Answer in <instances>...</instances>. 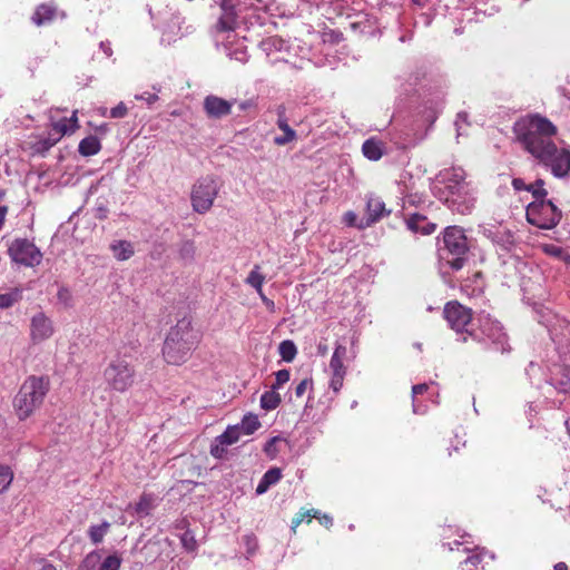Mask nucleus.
<instances>
[{
  "instance_id": "nucleus-1",
  "label": "nucleus",
  "mask_w": 570,
  "mask_h": 570,
  "mask_svg": "<svg viewBox=\"0 0 570 570\" xmlns=\"http://www.w3.org/2000/svg\"><path fill=\"white\" fill-rule=\"evenodd\" d=\"M222 14L218 19L219 39H228L235 31H247L256 26L262 27L267 20L264 7L252 0H222Z\"/></svg>"
},
{
  "instance_id": "nucleus-2",
  "label": "nucleus",
  "mask_w": 570,
  "mask_h": 570,
  "mask_svg": "<svg viewBox=\"0 0 570 570\" xmlns=\"http://www.w3.org/2000/svg\"><path fill=\"white\" fill-rule=\"evenodd\" d=\"M517 141L535 158L557 136V127L539 114H528L520 117L513 125Z\"/></svg>"
},
{
  "instance_id": "nucleus-3",
  "label": "nucleus",
  "mask_w": 570,
  "mask_h": 570,
  "mask_svg": "<svg viewBox=\"0 0 570 570\" xmlns=\"http://www.w3.org/2000/svg\"><path fill=\"white\" fill-rule=\"evenodd\" d=\"M202 340L199 330L193 326L190 316H184L170 327L163 346V355L167 363L180 365L185 363Z\"/></svg>"
},
{
  "instance_id": "nucleus-4",
  "label": "nucleus",
  "mask_w": 570,
  "mask_h": 570,
  "mask_svg": "<svg viewBox=\"0 0 570 570\" xmlns=\"http://www.w3.org/2000/svg\"><path fill=\"white\" fill-rule=\"evenodd\" d=\"M49 389L50 382L46 376L31 375L24 380L13 399V409L19 420L28 419L42 405Z\"/></svg>"
},
{
  "instance_id": "nucleus-5",
  "label": "nucleus",
  "mask_w": 570,
  "mask_h": 570,
  "mask_svg": "<svg viewBox=\"0 0 570 570\" xmlns=\"http://www.w3.org/2000/svg\"><path fill=\"white\" fill-rule=\"evenodd\" d=\"M469 250L468 238L464 230L458 226H449L444 229L442 245L439 246L441 261L452 269L459 271L466 261Z\"/></svg>"
},
{
  "instance_id": "nucleus-6",
  "label": "nucleus",
  "mask_w": 570,
  "mask_h": 570,
  "mask_svg": "<svg viewBox=\"0 0 570 570\" xmlns=\"http://www.w3.org/2000/svg\"><path fill=\"white\" fill-rule=\"evenodd\" d=\"M470 337L489 345L490 348L497 352L505 353L510 351L508 335L502 325L485 312L478 315V327L470 332Z\"/></svg>"
},
{
  "instance_id": "nucleus-7",
  "label": "nucleus",
  "mask_w": 570,
  "mask_h": 570,
  "mask_svg": "<svg viewBox=\"0 0 570 570\" xmlns=\"http://www.w3.org/2000/svg\"><path fill=\"white\" fill-rule=\"evenodd\" d=\"M557 178L570 177V145L563 140L552 141L534 158Z\"/></svg>"
},
{
  "instance_id": "nucleus-8",
  "label": "nucleus",
  "mask_w": 570,
  "mask_h": 570,
  "mask_svg": "<svg viewBox=\"0 0 570 570\" xmlns=\"http://www.w3.org/2000/svg\"><path fill=\"white\" fill-rule=\"evenodd\" d=\"M104 380L108 389L124 393L135 382V370L127 360L117 357L105 368Z\"/></svg>"
},
{
  "instance_id": "nucleus-9",
  "label": "nucleus",
  "mask_w": 570,
  "mask_h": 570,
  "mask_svg": "<svg viewBox=\"0 0 570 570\" xmlns=\"http://www.w3.org/2000/svg\"><path fill=\"white\" fill-rule=\"evenodd\" d=\"M444 94L441 90L424 89L413 100L415 116L422 126H432L443 106Z\"/></svg>"
},
{
  "instance_id": "nucleus-10",
  "label": "nucleus",
  "mask_w": 570,
  "mask_h": 570,
  "mask_svg": "<svg viewBox=\"0 0 570 570\" xmlns=\"http://www.w3.org/2000/svg\"><path fill=\"white\" fill-rule=\"evenodd\" d=\"M560 219L561 210L551 200H533L527 207V220L539 228L551 229Z\"/></svg>"
},
{
  "instance_id": "nucleus-11",
  "label": "nucleus",
  "mask_w": 570,
  "mask_h": 570,
  "mask_svg": "<svg viewBox=\"0 0 570 570\" xmlns=\"http://www.w3.org/2000/svg\"><path fill=\"white\" fill-rule=\"evenodd\" d=\"M443 314L449 326L458 334L462 335V342H466L468 337H470V332L474 328L472 309L465 307L458 301H451L445 304Z\"/></svg>"
},
{
  "instance_id": "nucleus-12",
  "label": "nucleus",
  "mask_w": 570,
  "mask_h": 570,
  "mask_svg": "<svg viewBox=\"0 0 570 570\" xmlns=\"http://www.w3.org/2000/svg\"><path fill=\"white\" fill-rule=\"evenodd\" d=\"M439 198L444 202L449 208L460 214H468L474 205V197L470 184L465 180L458 184V187L439 191Z\"/></svg>"
},
{
  "instance_id": "nucleus-13",
  "label": "nucleus",
  "mask_w": 570,
  "mask_h": 570,
  "mask_svg": "<svg viewBox=\"0 0 570 570\" xmlns=\"http://www.w3.org/2000/svg\"><path fill=\"white\" fill-rule=\"evenodd\" d=\"M11 261L24 267L38 266L42 261L41 250L27 238H16L8 248Z\"/></svg>"
},
{
  "instance_id": "nucleus-14",
  "label": "nucleus",
  "mask_w": 570,
  "mask_h": 570,
  "mask_svg": "<svg viewBox=\"0 0 570 570\" xmlns=\"http://www.w3.org/2000/svg\"><path fill=\"white\" fill-rule=\"evenodd\" d=\"M218 193L216 180L206 176L197 180L191 190V206L196 213H207Z\"/></svg>"
},
{
  "instance_id": "nucleus-15",
  "label": "nucleus",
  "mask_w": 570,
  "mask_h": 570,
  "mask_svg": "<svg viewBox=\"0 0 570 570\" xmlns=\"http://www.w3.org/2000/svg\"><path fill=\"white\" fill-rule=\"evenodd\" d=\"M466 541H458L454 540L452 543H449V549L453 551L454 549L459 550V547L463 546V552L469 553L468 557L461 562L462 570H479L484 568V560L488 558L489 560L494 559V554L487 551L484 548H470L466 547Z\"/></svg>"
},
{
  "instance_id": "nucleus-16",
  "label": "nucleus",
  "mask_w": 570,
  "mask_h": 570,
  "mask_svg": "<svg viewBox=\"0 0 570 570\" xmlns=\"http://www.w3.org/2000/svg\"><path fill=\"white\" fill-rule=\"evenodd\" d=\"M239 33L240 31H235V33L228 39H219L217 23L215 39L217 45H220L223 47L224 53L228 58L239 62H245L248 59L247 48L244 45L245 36H240Z\"/></svg>"
},
{
  "instance_id": "nucleus-17",
  "label": "nucleus",
  "mask_w": 570,
  "mask_h": 570,
  "mask_svg": "<svg viewBox=\"0 0 570 570\" xmlns=\"http://www.w3.org/2000/svg\"><path fill=\"white\" fill-rule=\"evenodd\" d=\"M52 321L42 312L35 314L30 321V338L33 344L49 340L53 334Z\"/></svg>"
},
{
  "instance_id": "nucleus-18",
  "label": "nucleus",
  "mask_w": 570,
  "mask_h": 570,
  "mask_svg": "<svg viewBox=\"0 0 570 570\" xmlns=\"http://www.w3.org/2000/svg\"><path fill=\"white\" fill-rule=\"evenodd\" d=\"M484 235L492 242V244L497 247V252L499 255L510 253L514 247V236L513 234L504 228H488L484 229Z\"/></svg>"
},
{
  "instance_id": "nucleus-19",
  "label": "nucleus",
  "mask_w": 570,
  "mask_h": 570,
  "mask_svg": "<svg viewBox=\"0 0 570 570\" xmlns=\"http://www.w3.org/2000/svg\"><path fill=\"white\" fill-rule=\"evenodd\" d=\"M203 107L208 118L219 119L230 114L233 101L208 95L204 99Z\"/></svg>"
},
{
  "instance_id": "nucleus-20",
  "label": "nucleus",
  "mask_w": 570,
  "mask_h": 570,
  "mask_svg": "<svg viewBox=\"0 0 570 570\" xmlns=\"http://www.w3.org/2000/svg\"><path fill=\"white\" fill-rule=\"evenodd\" d=\"M390 213L391 210L386 209L385 203L381 197L368 195L366 198V222L365 224H360L358 227L364 228L370 226L382 219L384 216H387Z\"/></svg>"
},
{
  "instance_id": "nucleus-21",
  "label": "nucleus",
  "mask_w": 570,
  "mask_h": 570,
  "mask_svg": "<svg viewBox=\"0 0 570 570\" xmlns=\"http://www.w3.org/2000/svg\"><path fill=\"white\" fill-rule=\"evenodd\" d=\"M464 180L465 173L460 167L444 169L440 171L435 178L436 184L441 185V187H439V191L454 188L455 186L458 187V184L463 183Z\"/></svg>"
},
{
  "instance_id": "nucleus-22",
  "label": "nucleus",
  "mask_w": 570,
  "mask_h": 570,
  "mask_svg": "<svg viewBox=\"0 0 570 570\" xmlns=\"http://www.w3.org/2000/svg\"><path fill=\"white\" fill-rule=\"evenodd\" d=\"M406 226L414 233H421L423 235H430L435 230L436 225L430 223L425 216L421 214H412L406 219Z\"/></svg>"
},
{
  "instance_id": "nucleus-23",
  "label": "nucleus",
  "mask_w": 570,
  "mask_h": 570,
  "mask_svg": "<svg viewBox=\"0 0 570 570\" xmlns=\"http://www.w3.org/2000/svg\"><path fill=\"white\" fill-rule=\"evenodd\" d=\"M282 479V470L279 468H271L267 470L256 487V494L262 495L268 491V489Z\"/></svg>"
},
{
  "instance_id": "nucleus-24",
  "label": "nucleus",
  "mask_w": 570,
  "mask_h": 570,
  "mask_svg": "<svg viewBox=\"0 0 570 570\" xmlns=\"http://www.w3.org/2000/svg\"><path fill=\"white\" fill-rule=\"evenodd\" d=\"M384 144L375 138L366 139L362 145V153L368 160L376 161L384 154Z\"/></svg>"
},
{
  "instance_id": "nucleus-25",
  "label": "nucleus",
  "mask_w": 570,
  "mask_h": 570,
  "mask_svg": "<svg viewBox=\"0 0 570 570\" xmlns=\"http://www.w3.org/2000/svg\"><path fill=\"white\" fill-rule=\"evenodd\" d=\"M101 149L100 140L96 136H88L80 140L78 151L81 156L89 157L98 154Z\"/></svg>"
},
{
  "instance_id": "nucleus-26",
  "label": "nucleus",
  "mask_w": 570,
  "mask_h": 570,
  "mask_svg": "<svg viewBox=\"0 0 570 570\" xmlns=\"http://www.w3.org/2000/svg\"><path fill=\"white\" fill-rule=\"evenodd\" d=\"M56 13V8L49 4H40L37 7L31 20L37 26H42L50 22Z\"/></svg>"
},
{
  "instance_id": "nucleus-27",
  "label": "nucleus",
  "mask_w": 570,
  "mask_h": 570,
  "mask_svg": "<svg viewBox=\"0 0 570 570\" xmlns=\"http://www.w3.org/2000/svg\"><path fill=\"white\" fill-rule=\"evenodd\" d=\"M276 125L284 135L274 138L275 145L284 146L296 139V131L289 127L287 119H277Z\"/></svg>"
},
{
  "instance_id": "nucleus-28",
  "label": "nucleus",
  "mask_w": 570,
  "mask_h": 570,
  "mask_svg": "<svg viewBox=\"0 0 570 570\" xmlns=\"http://www.w3.org/2000/svg\"><path fill=\"white\" fill-rule=\"evenodd\" d=\"M114 256L118 261L129 259L134 255V246L127 240H117L110 245Z\"/></svg>"
},
{
  "instance_id": "nucleus-29",
  "label": "nucleus",
  "mask_w": 570,
  "mask_h": 570,
  "mask_svg": "<svg viewBox=\"0 0 570 570\" xmlns=\"http://www.w3.org/2000/svg\"><path fill=\"white\" fill-rule=\"evenodd\" d=\"M429 387L430 386L426 383L413 385V387H412V409H413V413H415V414H425L426 413V411H428L426 405H423L419 401L417 396L422 395L423 393H425L429 390Z\"/></svg>"
},
{
  "instance_id": "nucleus-30",
  "label": "nucleus",
  "mask_w": 570,
  "mask_h": 570,
  "mask_svg": "<svg viewBox=\"0 0 570 570\" xmlns=\"http://www.w3.org/2000/svg\"><path fill=\"white\" fill-rule=\"evenodd\" d=\"M286 444H287L286 439H284L279 435L273 436L265 443L263 451L266 454V456H268L269 459L273 460L282 451V445H286Z\"/></svg>"
},
{
  "instance_id": "nucleus-31",
  "label": "nucleus",
  "mask_w": 570,
  "mask_h": 570,
  "mask_svg": "<svg viewBox=\"0 0 570 570\" xmlns=\"http://www.w3.org/2000/svg\"><path fill=\"white\" fill-rule=\"evenodd\" d=\"M78 128L77 111H73L72 116L67 119H62L55 124L53 129L57 135L63 136L68 132H73Z\"/></svg>"
},
{
  "instance_id": "nucleus-32",
  "label": "nucleus",
  "mask_w": 570,
  "mask_h": 570,
  "mask_svg": "<svg viewBox=\"0 0 570 570\" xmlns=\"http://www.w3.org/2000/svg\"><path fill=\"white\" fill-rule=\"evenodd\" d=\"M154 509V497L151 494H142L139 501L134 507V512L137 517L142 518L148 515Z\"/></svg>"
},
{
  "instance_id": "nucleus-33",
  "label": "nucleus",
  "mask_w": 570,
  "mask_h": 570,
  "mask_svg": "<svg viewBox=\"0 0 570 570\" xmlns=\"http://www.w3.org/2000/svg\"><path fill=\"white\" fill-rule=\"evenodd\" d=\"M281 401V395L277 393V390L272 389L261 396V406L265 411H272L279 405Z\"/></svg>"
},
{
  "instance_id": "nucleus-34",
  "label": "nucleus",
  "mask_w": 570,
  "mask_h": 570,
  "mask_svg": "<svg viewBox=\"0 0 570 570\" xmlns=\"http://www.w3.org/2000/svg\"><path fill=\"white\" fill-rule=\"evenodd\" d=\"M243 434L250 435L257 431L261 426V422L255 414H246L240 424H237Z\"/></svg>"
},
{
  "instance_id": "nucleus-35",
  "label": "nucleus",
  "mask_w": 570,
  "mask_h": 570,
  "mask_svg": "<svg viewBox=\"0 0 570 570\" xmlns=\"http://www.w3.org/2000/svg\"><path fill=\"white\" fill-rule=\"evenodd\" d=\"M242 435V431L238 425L228 426L224 433L217 436L220 443H225L227 445H232L236 443Z\"/></svg>"
},
{
  "instance_id": "nucleus-36",
  "label": "nucleus",
  "mask_w": 570,
  "mask_h": 570,
  "mask_svg": "<svg viewBox=\"0 0 570 570\" xmlns=\"http://www.w3.org/2000/svg\"><path fill=\"white\" fill-rule=\"evenodd\" d=\"M278 352H279L281 357L285 362H292L297 354V348L293 341L285 340V341L281 342V344L278 346Z\"/></svg>"
},
{
  "instance_id": "nucleus-37",
  "label": "nucleus",
  "mask_w": 570,
  "mask_h": 570,
  "mask_svg": "<svg viewBox=\"0 0 570 570\" xmlns=\"http://www.w3.org/2000/svg\"><path fill=\"white\" fill-rule=\"evenodd\" d=\"M265 282V277L259 272V266H255L246 278V283L254 287L258 294H262L263 284Z\"/></svg>"
},
{
  "instance_id": "nucleus-38",
  "label": "nucleus",
  "mask_w": 570,
  "mask_h": 570,
  "mask_svg": "<svg viewBox=\"0 0 570 570\" xmlns=\"http://www.w3.org/2000/svg\"><path fill=\"white\" fill-rule=\"evenodd\" d=\"M471 284H473V288H472L471 293L468 292L469 295H479L482 293L483 287H484V282H483V277H482L481 273H479V272L474 273L472 278H468L465 281L462 288L464 291H468V288L471 286Z\"/></svg>"
},
{
  "instance_id": "nucleus-39",
  "label": "nucleus",
  "mask_w": 570,
  "mask_h": 570,
  "mask_svg": "<svg viewBox=\"0 0 570 570\" xmlns=\"http://www.w3.org/2000/svg\"><path fill=\"white\" fill-rule=\"evenodd\" d=\"M556 387L563 393H570V366H563L556 379Z\"/></svg>"
},
{
  "instance_id": "nucleus-40",
  "label": "nucleus",
  "mask_w": 570,
  "mask_h": 570,
  "mask_svg": "<svg viewBox=\"0 0 570 570\" xmlns=\"http://www.w3.org/2000/svg\"><path fill=\"white\" fill-rule=\"evenodd\" d=\"M178 254L180 259H183L185 263L193 262L195 254H196V246L194 242L191 240H185L180 244Z\"/></svg>"
},
{
  "instance_id": "nucleus-41",
  "label": "nucleus",
  "mask_w": 570,
  "mask_h": 570,
  "mask_svg": "<svg viewBox=\"0 0 570 570\" xmlns=\"http://www.w3.org/2000/svg\"><path fill=\"white\" fill-rule=\"evenodd\" d=\"M57 303L63 308H71L73 306L72 292L66 286H60L57 292Z\"/></svg>"
},
{
  "instance_id": "nucleus-42",
  "label": "nucleus",
  "mask_w": 570,
  "mask_h": 570,
  "mask_svg": "<svg viewBox=\"0 0 570 570\" xmlns=\"http://www.w3.org/2000/svg\"><path fill=\"white\" fill-rule=\"evenodd\" d=\"M109 527H110V524L106 521L98 525H91L89 529L90 540L95 544L100 543L102 541L105 534L107 533Z\"/></svg>"
},
{
  "instance_id": "nucleus-43",
  "label": "nucleus",
  "mask_w": 570,
  "mask_h": 570,
  "mask_svg": "<svg viewBox=\"0 0 570 570\" xmlns=\"http://www.w3.org/2000/svg\"><path fill=\"white\" fill-rule=\"evenodd\" d=\"M100 554L91 552L79 564L78 570H99Z\"/></svg>"
},
{
  "instance_id": "nucleus-44",
  "label": "nucleus",
  "mask_w": 570,
  "mask_h": 570,
  "mask_svg": "<svg viewBox=\"0 0 570 570\" xmlns=\"http://www.w3.org/2000/svg\"><path fill=\"white\" fill-rule=\"evenodd\" d=\"M13 473L8 465L0 464V493L3 492L12 482Z\"/></svg>"
},
{
  "instance_id": "nucleus-45",
  "label": "nucleus",
  "mask_w": 570,
  "mask_h": 570,
  "mask_svg": "<svg viewBox=\"0 0 570 570\" xmlns=\"http://www.w3.org/2000/svg\"><path fill=\"white\" fill-rule=\"evenodd\" d=\"M153 89L155 90V92H142V94H136L135 95V99L136 100H140V101H145L148 106H153L155 102H157L159 100V97L157 95V92L160 91V86H156L154 85L153 86Z\"/></svg>"
},
{
  "instance_id": "nucleus-46",
  "label": "nucleus",
  "mask_w": 570,
  "mask_h": 570,
  "mask_svg": "<svg viewBox=\"0 0 570 570\" xmlns=\"http://www.w3.org/2000/svg\"><path fill=\"white\" fill-rule=\"evenodd\" d=\"M544 181L542 179H538L534 184L529 185V191L532 193L534 200L544 199L547 196V190L544 189Z\"/></svg>"
},
{
  "instance_id": "nucleus-47",
  "label": "nucleus",
  "mask_w": 570,
  "mask_h": 570,
  "mask_svg": "<svg viewBox=\"0 0 570 570\" xmlns=\"http://www.w3.org/2000/svg\"><path fill=\"white\" fill-rule=\"evenodd\" d=\"M121 560L117 556H108L99 563V570H119Z\"/></svg>"
},
{
  "instance_id": "nucleus-48",
  "label": "nucleus",
  "mask_w": 570,
  "mask_h": 570,
  "mask_svg": "<svg viewBox=\"0 0 570 570\" xmlns=\"http://www.w3.org/2000/svg\"><path fill=\"white\" fill-rule=\"evenodd\" d=\"M291 373L288 370H279L275 373V382L272 385L273 390L281 389L285 383L289 381Z\"/></svg>"
},
{
  "instance_id": "nucleus-49",
  "label": "nucleus",
  "mask_w": 570,
  "mask_h": 570,
  "mask_svg": "<svg viewBox=\"0 0 570 570\" xmlns=\"http://www.w3.org/2000/svg\"><path fill=\"white\" fill-rule=\"evenodd\" d=\"M226 446L228 445L225 443H220L216 436L210 445V454L216 459H222L226 453Z\"/></svg>"
},
{
  "instance_id": "nucleus-50",
  "label": "nucleus",
  "mask_w": 570,
  "mask_h": 570,
  "mask_svg": "<svg viewBox=\"0 0 570 570\" xmlns=\"http://www.w3.org/2000/svg\"><path fill=\"white\" fill-rule=\"evenodd\" d=\"M345 375L346 373H332L330 387L334 391V393H338L341 391Z\"/></svg>"
},
{
  "instance_id": "nucleus-51",
  "label": "nucleus",
  "mask_w": 570,
  "mask_h": 570,
  "mask_svg": "<svg viewBox=\"0 0 570 570\" xmlns=\"http://www.w3.org/2000/svg\"><path fill=\"white\" fill-rule=\"evenodd\" d=\"M181 543L187 551H194L197 547L195 537L190 531H186L183 533Z\"/></svg>"
},
{
  "instance_id": "nucleus-52",
  "label": "nucleus",
  "mask_w": 570,
  "mask_h": 570,
  "mask_svg": "<svg viewBox=\"0 0 570 570\" xmlns=\"http://www.w3.org/2000/svg\"><path fill=\"white\" fill-rule=\"evenodd\" d=\"M128 114L127 106L120 101L116 107L109 110V117L114 119H119L126 117Z\"/></svg>"
},
{
  "instance_id": "nucleus-53",
  "label": "nucleus",
  "mask_w": 570,
  "mask_h": 570,
  "mask_svg": "<svg viewBox=\"0 0 570 570\" xmlns=\"http://www.w3.org/2000/svg\"><path fill=\"white\" fill-rule=\"evenodd\" d=\"M330 368L332 373H346V367L344 365V360L337 356L332 355L330 361Z\"/></svg>"
},
{
  "instance_id": "nucleus-54",
  "label": "nucleus",
  "mask_w": 570,
  "mask_h": 570,
  "mask_svg": "<svg viewBox=\"0 0 570 570\" xmlns=\"http://www.w3.org/2000/svg\"><path fill=\"white\" fill-rule=\"evenodd\" d=\"M16 302V295L12 293L0 294V308H9Z\"/></svg>"
},
{
  "instance_id": "nucleus-55",
  "label": "nucleus",
  "mask_w": 570,
  "mask_h": 570,
  "mask_svg": "<svg viewBox=\"0 0 570 570\" xmlns=\"http://www.w3.org/2000/svg\"><path fill=\"white\" fill-rule=\"evenodd\" d=\"M468 125V114L466 112H459L455 120V127L458 131V136H461L464 134L463 126Z\"/></svg>"
},
{
  "instance_id": "nucleus-56",
  "label": "nucleus",
  "mask_w": 570,
  "mask_h": 570,
  "mask_svg": "<svg viewBox=\"0 0 570 570\" xmlns=\"http://www.w3.org/2000/svg\"><path fill=\"white\" fill-rule=\"evenodd\" d=\"M246 543V552L248 556H253L257 550V540L254 535H246L244 538Z\"/></svg>"
},
{
  "instance_id": "nucleus-57",
  "label": "nucleus",
  "mask_w": 570,
  "mask_h": 570,
  "mask_svg": "<svg viewBox=\"0 0 570 570\" xmlns=\"http://www.w3.org/2000/svg\"><path fill=\"white\" fill-rule=\"evenodd\" d=\"M312 385V381L308 379L302 380L295 387L296 397H302L306 390Z\"/></svg>"
},
{
  "instance_id": "nucleus-58",
  "label": "nucleus",
  "mask_w": 570,
  "mask_h": 570,
  "mask_svg": "<svg viewBox=\"0 0 570 570\" xmlns=\"http://www.w3.org/2000/svg\"><path fill=\"white\" fill-rule=\"evenodd\" d=\"M357 215L354 212H347L343 216V222L347 226H356Z\"/></svg>"
},
{
  "instance_id": "nucleus-59",
  "label": "nucleus",
  "mask_w": 570,
  "mask_h": 570,
  "mask_svg": "<svg viewBox=\"0 0 570 570\" xmlns=\"http://www.w3.org/2000/svg\"><path fill=\"white\" fill-rule=\"evenodd\" d=\"M347 354V348L343 344H336L333 355L340 358H345Z\"/></svg>"
},
{
  "instance_id": "nucleus-60",
  "label": "nucleus",
  "mask_w": 570,
  "mask_h": 570,
  "mask_svg": "<svg viewBox=\"0 0 570 570\" xmlns=\"http://www.w3.org/2000/svg\"><path fill=\"white\" fill-rule=\"evenodd\" d=\"M512 186L515 190H529V185H527L521 178H514L512 180Z\"/></svg>"
},
{
  "instance_id": "nucleus-61",
  "label": "nucleus",
  "mask_w": 570,
  "mask_h": 570,
  "mask_svg": "<svg viewBox=\"0 0 570 570\" xmlns=\"http://www.w3.org/2000/svg\"><path fill=\"white\" fill-rule=\"evenodd\" d=\"M317 519H318L320 523L325 525L326 528H330L333 524V519L328 514H322L320 512V514L317 515Z\"/></svg>"
},
{
  "instance_id": "nucleus-62",
  "label": "nucleus",
  "mask_w": 570,
  "mask_h": 570,
  "mask_svg": "<svg viewBox=\"0 0 570 570\" xmlns=\"http://www.w3.org/2000/svg\"><path fill=\"white\" fill-rule=\"evenodd\" d=\"M318 514H320L318 510L312 509V510H306V511L302 512L299 515L303 518V520L307 519L308 521H311L312 518L317 519Z\"/></svg>"
},
{
  "instance_id": "nucleus-63",
  "label": "nucleus",
  "mask_w": 570,
  "mask_h": 570,
  "mask_svg": "<svg viewBox=\"0 0 570 570\" xmlns=\"http://www.w3.org/2000/svg\"><path fill=\"white\" fill-rule=\"evenodd\" d=\"M404 202L409 203L411 205H416V204L421 203V197L417 195H406L404 198Z\"/></svg>"
},
{
  "instance_id": "nucleus-64",
  "label": "nucleus",
  "mask_w": 570,
  "mask_h": 570,
  "mask_svg": "<svg viewBox=\"0 0 570 570\" xmlns=\"http://www.w3.org/2000/svg\"><path fill=\"white\" fill-rule=\"evenodd\" d=\"M546 250H547V253H549L553 256H558V257L561 256V254H562V248L553 246V245L549 246Z\"/></svg>"
}]
</instances>
